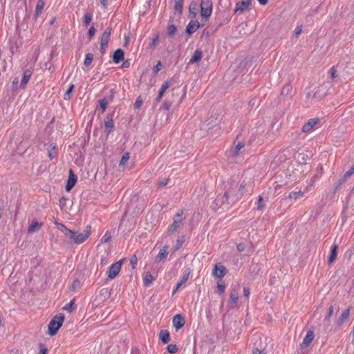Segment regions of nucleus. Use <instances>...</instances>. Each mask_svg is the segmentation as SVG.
I'll return each instance as SVG.
<instances>
[{"instance_id":"f257e3e1","label":"nucleus","mask_w":354,"mask_h":354,"mask_svg":"<svg viewBox=\"0 0 354 354\" xmlns=\"http://www.w3.org/2000/svg\"><path fill=\"white\" fill-rule=\"evenodd\" d=\"M246 183H239L234 179H230L224 183V195L218 196L215 200L216 206L221 207L225 203H235L240 200L245 192Z\"/></svg>"},{"instance_id":"f03ea898","label":"nucleus","mask_w":354,"mask_h":354,"mask_svg":"<svg viewBox=\"0 0 354 354\" xmlns=\"http://www.w3.org/2000/svg\"><path fill=\"white\" fill-rule=\"evenodd\" d=\"M91 234V227L87 226L82 232H78L73 230L66 231V236L68 237L73 243L81 244L84 243Z\"/></svg>"},{"instance_id":"7ed1b4c3","label":"nucleus","mask_w":354,"mask_h":354,"mask_svg":"<svg viewBox=\"0 0 354 354\" xmlns=\"http://www.w3.org/2000/svg\"><path fill=\"white\" fill-rule=\"evenodd\" d=\"M64 320V315H57L53 318L48 324V334L50 336H53L57 333L59 328L62 326Z\"/></svg>"},{"instance_id":"20e7f679","label":"nucleus","mask_w":354,"mask_h":354,"mask_svg":"<svg viewBox=\"0 0 354 354\" xmlns=\"http://www.w3.org/2000/svg\"><path fill=\"white\" fill-rule=\"evenodd\" d=\"M212 12V0H201V15L204 18L211 16Z\"/></svg>"},{"instance_id":"39448f33","label":"nucleus","mask_w":354,"mask_h":354,"mask_svg":"<svg viewBox=\"0 0 354 354\" xmlns=\"http://www.w3.org/2000/svg\"><path fill=\"white\" fill-rule=\"evenodd\" d=\"M123 261V259H121L110 266L108 271L109 279H113L119 274Z\"/></svg>"},{"instance_id":"423d86ee","label":"nucleus","mask_w":354,"mask_h":354,"mask_svg":"<svg viewBox=\"0 0 354 354\" xmlns=\"http://www.w3.org/2000/svg\"><path fill=\"white\" fill-rule=\"evenodd\" d=\"M111 30H112L111 28H107L101 36V39H100V50H101V52L105 51V50L108 46L109 41L110 39V35L111 34Z\"/></svg>"},{"instance_id":"0eeeda50","label":"nucleus","mask_w":354,"mask_h":354,"mask_svg":"<svg viewBox=\"0 0 354 354\" xmlns=\"http://www.w3.org/2000/svg\"><path fill=\"white\" fill-rule=\"evenodd\" d=\"M183 214V211L180 210L174 217V221L172 224L169 227L168 232L169 233H173L176 231V230L180 226L182 222V216Z\"/></svg>"},{"instance_id":"6e6552de","label":"nucleus","mask_w":354,"mask_h":354,"mask_svg":"<svg viewBox=\"0 0 354 354\" xmlns=\"http://www.w3.org/2000/svg\"><path fill=\"white\" fill-rule=\"evenodd\" d=\"M172 323L174 327L176 330H179L183 328L185 324V318L180 314L176 315L173 318Z\"/></svg>"},{"instance_id":"1a4fd4ad","label":"nucleus","mask_w":354,"mask_h":354,"mask_svg":"<svg viewBox=\"0 0 354 354\" xmlns=\"http://www.w3.org/2000/svg\"><path fill=\"white\" fill-rule=\"evenodd\" d=\"M226 274L225 268L221 264H216L213 270V274L217 278H222Z\"/></svg>"},{"instance_id":"9d476101","label":"nucleus","mask_w":354,"mask_h":354,"mask_svg":"<svg viewBox=\"0 0 354 354\" xmlns=\"http://www.w3.org/2000/svg\"><path fill=\"white\" fill-rule=\"evenodd\" d=\"M77 182V176L73 174V171L70 170V174L67 180V184L66 186V190L69 192L71 189L75 186Z\"/></svg>"},{"instance_id":"9b49d317","label":"nucleus","mask_w":354,"mask_h":354,"mask_svg":"<svg viewBox=\"0 0 354 354\" xmlns=\"http://www.w3.org/2000/svg\"><path fill=\"white\" fill-rule=\"evenodd\" d=\"M168 255V246L165 245L160 248L158 254L156 257L158 262L165 261Z\"/></svg>"},{"instance_id":"f8f14e48","label":"nucleus","mask_w":354,"mask_h":354,"mask_svg":"<svg viewBox=\"0 0 354 354\" xmlns=\"http://www.w3.org/2000/svg\"><path fill=\"white\" fill-rule=\"evenodd\" d=\"M244 143L242 142H239L235 147L231 149L228 152L229 157H236L237 156L241 150L243 148Z\"/></svg>"},{"instance_id":"ddd939ff","label":"nucleus","mask_w":354,"mask_h":354,"mask_svg":"<svg viewBox=\"0 0 354 354\" xmlns=\"http://www.w3.org/2000/svg\"><path fill=\"white\" fill-rule=\"evenodd\" d=\"M319 120L318 118L310 119L302 127V131L306 133L310 131L317 124Z\"/></svg>"},{"instance_id":"4468645a","label":"nucleus","mask_w":354,"mask_h":354,"mask_svg":"<svg viewBox=\"0 0 354 354\" xmlns=\"http://www.w3.org/2000/svg\"><path fill=\"white\" fill-rule=\"evenodd\" d=\"M200 24L197 21L192 20L186 28V32L189 35H191L196 32L200 28Z\"/></svg>"},{"instance_id":"2eb2a0df","label":"nucleus","mask_w":354,"mask_h":354,"mask_svg":"<svg viewBox=\"0 0 354 354\" xmlns=\"http://www.w3.org/2000/svg\"><path fill=\"white\" fill-rule=\"evenodd\" d=\"M198 10V3L195 1H193L190 3L189 6V12L190 17L194 19L196 17Z\"/></svg>"},{"instance_id":"dca6fc26","label":"nucleus","mask_w":354,"mask_h":354,"mask_svg":"<svg viewBox=\"0 0 354 354\" xmlns=\"http://www.w3.org/2000/svg\"><path fill=\"white\" fill-rule=\"evenodd\" d=\"M250 3L251 0H241L240 2L236 3L235 11H244L248 8Z\"/></svg>"},{"instance_id":"f3484780","label":"nucleus","mask_w":354,"mask_h":354,"mask_svg":"<svg viewBox=\"0 0 354 354\" xmlns=\"http://www.w3.org/2000/svg\"><path fill=\"white\" fill-rule=\"evenodd\" d=\"M337 245L333 244L331 247L330 254L328 259V263L329 264L333 263L337 259Z\"/></svg>"},{"instance_id":"a211bd4d","label":"nucleus","mask_w":354,"mask_h":354,"mask_svg":"<svg viewBox=\"0 0 354 354\" xmlns=\"http://www.w3.org/2000/svg\"><path fill=\"white\" fill-rule=\"evenodd\" d=\"M124 58V51L122 49H118L115 51L113 56V61L118 64L123 61Z\"/></svg>"},{"instance_id":"6ab92c4d","label":"nucleus","mask_w":354,"mask_h":354,"mask_svg":"<svg viewBox=\"0 0 354 354\" xmlns=\"http://www.w3.org/2000/svg\"><path fill=\"white\" fill-rule=\"evenodd\" d=\"M314 337H315V335H314L313 331L309 330L307 333L306 337H304V339L302 342L301 346L308 347L310 345V344L312 342V341L313 340Z\"/></svg>"},{"instance_id":"aec40b11","label":"nucleus","mask_w":354,"mask_h":354,"mask_svg":"<svg viewBox=\"0 0 354 354\" xmlns=\"http://www.w3.org/2000/svg\"><path fill=\"white\" fill-rule=\"evenodd\" d=\"M41 225L42 223H39L36 219H33L28 229V233H34L39 231Z\"/></svg>"},{"instance_id":"412c9836","label":"nucleus","mask_w":354,"mask_h":354,"mask_svg":"<svg viewBox=\"0 0 354 354\" xmlns=\"http://www.w3.org/2000/svg\"><path fill=\"white\" fill-rule=\"evenodd\" d=\"M201 58H202V51L200 49H197L194 52L192 58L190 59L189 64H195V63L198 62V61H200L201 59Z\"/></svg>"},{"instance_id":"4be33fe9","label":"nucleus","mask_w":354,"mask_h":354,"mask_svg":"<svg viewBox=\"0 0 354 354\" xmlns=\"http://www.w3.org/2000/svg\"><path fill=\"white\" fill-rule=\"evenodd\" d=\"M350 314V309H346L341 315V316L337 319V324L338 326H341L344 324V322L348 318Z\"/></svg>"},{"instance_id":"5701e85b","label":"nucleus","mask_w":354,"mask_h":354,"mask_svg":"<svg viewBox=\"0 0 354 354\" xmlns=\"http://www.w3.org/2000/svg\"><path fill=\"white\" fill-rule=\"evenodd\" d=\"M169 82H164L162 86H161V88L159 91V93H158V97H156V101L158 102H160V100H162V97L165 93V92L166 91V90L169 88Z\"/></svg>"},{"instance_id":"b1692460","label":"nucleus","mask_w":354,"mask_h":354,"mask_svg":"<svg viewBox=\"0 0 354 354\" xmlns=\"http://www.w3.org/2000/svg\"><path fill=\"white\" fill-rule=\"evenodd\" d=\"M31 75H32V72L30 70H26L24 72V76L21 81V86L22 88H24L26 86V85L28 82Z\"/></svg>"},{"instance_id":"393cba45","label":"nucleus","mask_w":354,"mask_h":354,"mask_svg":"<svg viewBox=\"0 0 354 354\" xmlns=\"http://www.w3.org/2000/svg\"><path fill=\"white\" fill-rule=\"evenodd\" d=\"M191 273H192V270L189 268H187L184 271L183 275L180 277V279L179 281L180 284L183 285L188 280Z\"/></svg>"},{"instance_id":"a878e982","label":"nucleus","mask_w":354,"mask_h":354,"mask_svg":"<svg viewBox=\"0 0 354 354\" xmlns=\"http://www.w3.org/2000/svg\"><path fill=\"white\" fill-rule=\"evenodd\" d=\"M160 339L164 344H167L170 340V335L167 330H162L159 334Z\"/></svg>"},{"instance_id":"bb28decb","label":"nucleus","mask_w":354,"mask_h":354,"mask_svg":"<svg viewBox=\"0 0 354 354\" xmlns=\"http://www.w3.org/2000/svg\"><path fill=\"white\" fill-rule=\"evenodd\" d=\"M104 126L109 133H110L113 128V122L111 117L107 116L104 120Z\"/></svg>"},{"instance_id":"cd10ccee","label":"nucleus","mask_w":354,"mask_h":354,"mask_svg":"<svg viewBox=\"0 0 354 354\" xmlns=\"http://www.w3.org/2000/svg\"><path fill=\"white\" fill-rule=\"evenodd\" d=\"M154 280V277L150 274L149 272H147L145 274L144 279H143V283L145 286H149L150 284L153 282Z\"/></svg>"},{"instance_id":"c85d7f7f","label":"nucleus","mask_w":354,"mask_h":354,"mask_svg":"<svg viewBox=\"0 0 354 354\" xmlns=\"http://www.w3.org/2000/svg\"><path fill=\"white\" fill-rule=\"evenodd\" d=\"M76 306L75 304V299H72L69 303L64 306V309L71 313L74 310Z\"/></svg>"},{"instance_id":"c756f323","label":"nucleus","mask_w":354,"mask_h":354,"mask_svg":"<svg viewBox=\"0 0 354 354\" xmlns=\"http://www.w3.org/2000/svg\"><path fill=\"white\" fill-rule=\"evenodd\" d=\"M57 156V150L55 146H51L50 149H48V157L50 160H53Z\"/></svg>"},{"instance_id":"7c9ffc66","label":"nucleus","mask_w":354,"mask_h":354,"mask_svg":"<svg viewBox=\"0 0 354 354\" xmlns=\"http://www.w3.org/2000/svg\"><path fill=\"white\" fill-rule=\"evenodd\" d=\"M266 207V205L263 203L262 196H259L258 201L257 203V209L263 211Z\"/></svg>"},{"instance_id":"2f4dec72","label":"nucleus","mask_w":354,"mask_h":354,"mask_svg":"<svg viewBox=\"0 0 354 354\" xmlns=\"http://www.w3.org/2000/svg\"><path fill=\"white\" fill-rule=\"evenodd\" d=\"M239 299L238 291L235 289L232 290L230 293V301L233 304H236Z\"/></svg>"},{"instance_id":"473e14b6","label":"nucleus","mask_w":354,"mask_h":354,"mask_svg":"<svg viewBox=\"0 0 354 354\" xmlns=\"http://www.w3.org/2000/svg\"><path fill=\"white\" fill-rule=\"evenodd\" d=\"M183 6V0L174 1V9L176 12H181Z\"/></svg>"},{"instance_id":"72a5a7b5","label":"nucleus","mask_w":354,"mask_h":354,"mask_svg":"<svg viewBox=\"0 0 354 354\" xmlns=\"http://www.w3.org/2000/svg\"><path fill=\"white\" fill-rule=\"evenodd\" d=\"M216 288H217L216 292L218 294H223L225 292L226 286L223 281H221L217 283Z\"/></svg>"},{"instance_id":"f704fd0d","label":"nucleus","mask_w":354,"mask_h":354,"mask_svg":"<svg viewBox=\"0 0 354 354\" xmlns=\"http://www.w3.org/2000/svg\"><path fill=\"white\" fill-rule=\"evenodd\" d=\"M93 60V55L91 53H88L86 55L85 59L84 62V66H88L91 64Z\"/></svg>"},{"instance_id":"c9c22d12","label":"nucleus","mask_w":354,"mask_h":354,"mask_svg":"<svg viewBox=\"0 0 354 354\" xmlns=\"http://www.w3.org/2000/svg\"><path fill=\"white\" fill-rule=\"evenodd\" d=\"M304 196V192H301V191H299V192H292L289 194V198L290 199H297L299 197H301Z\"/></svg>"},{"instance_id":"e433bc0d","label":"nucleus","mask_w":354,"mask_h":354,"mask_svg":"<svg viewBox=\"0 0 354 354\" xmlns=\"http://www.w3.org/2000/svg\"><path fill=\"white\" fill-rule=\"evenodd\" d=\"M354 174V164L352 167L344 174L343 181H346Z\"/></svg>"},{"instance_id":"4c0bfd02","label":"nucleus","mask_w":354,"mask_h":354,"mask_svg":"<svg viewBox=\"0 0 354 354\" xmlns=\"http://www.w3.org/2000/svg\"><path fill=\"white\" fill-rule=\"evenodd\" d=\"M185 241V237L183 236L181 237H180L177 241H176V245L174 246V250L175 251H177L178 250L181 246L183 245V243Z\"/></svg>"},{"instance_id":"58836bf2","label":"nucleus","mask_w":354,"mask_h":354,"mask_svg":"<svg viewBox=\"0 0 354 354\" xmlns=\"http://www.w3.org/2000/svg\"><path fill=\"white\" fill-rule=\"evenodd\" d=\"M44 7V2L43 0H39L36 6V14H39Z\"/></svg>"},{"instance_id":"ea45409f","label":"nucleus","mask_w":354,"mask_h":354,"mask_svg":"<svg viewBox=\"0 0 354 354\" xmlns=\"http://www.w3.org/2000/svg\"><path fill=\"white\" fill-rule=\"evenodd\" d=\"M333 311H334V308L333 306H330L328 310V312H327V314L324 318V322H326V323H329L330 322V319L333 313Z\"/></svg>"},{"instance_id":"a19ab883","label":"nucleus","mask_w":354,"mask_h":354,"mask_svg":"<svg viewBox=\"0 0 354 354\" xmlns=\"http://www.w3.org/2000/svg\"><path fill=\"white\" fill-rule=\"evenodd\" d=\"M176 27L175 25L174 24H171L168 27V29H167V35L169 36V37H172L175 35L176 33Z\"/></svg>"},{"instance_id":"79ce46f5","label":"nucleus","mask_w":354,"mask_h":354,"mask_svg":"<svg viewBox=\"0 0 354 354\" xmlns=\"http://www.w3.org/2000/svg\"><path fill=\"white\" fill-rule=\"evenodd\" d=\"M107 104H108V102L105 98L99 100V106H100V109H102V112L105 111V110L107 107Z\"/></svg>"},{"instance_id":"37998d69","label":"nucleus","mask_w":354,"mask_h":354,"mask_svg":"<svg viewBox=\"0 0 354 354\" xmlns=\"http://www.w3.org/2000/svg\"><path fill=\"white\" fill-rule=\"evenodd\" d=\"M111 239V233L109 231H106L104 236L101 239V243H107Z\"/></svg>"},{"instance_id":"c03bdc74","label":"nucleus","mask_w":354,"mask_h":354,"mask_svg":"<svg viewBox=\"0 0 354 354\" xmlns=\"http://www.w3.org/2000/svg\"><path fill=\"white\" fill-rule=\"evenodd\" d=\"M167 351L169 353H175L177 352L178 351V347L176 344H169L167 346Z\"/></svg>"},{"instance_id":"a18cd8bd","label":"nucleus","mask_w":354,"mask_h":354,"mask_svg":"<svg viewBox=\"0 0 354 354\" xmlns=\"http://www.w3.org/2000/svg\"><path fill=\"white\" fill-rule=\"evenodd\" d=\"M92 18H93V15L91 12L86 13L84 15L85 25H86V26L88 25L91 23Z\"/></svg>"},{"instance_id":"49530a36","label":"nucleus","mask_w":354,"mask_h":354,"mask_svg":"<svg viewBox=\"0 0 354 354\" xmlns=\"http://www.w3.org/2000/svg\"><path fill=\"white\" fill-rule=\"evenodd\" d=\"M129 159V153H124L120 161V165H124Z\"/></svg>"},{"instance_id":"de8ad7c7","label":"nucleus","mask_w":354,"mask_h":354,"mask_svg":"<svg viewBox=\"0 0 354 354\" xmlns=\"http://www.w3.org/2000/svg\"><path fill=\"white\" fill-rule=\"evenodd\" d=\"M74 88V85L73 84H71L68 87V88L67 89L66 93H65V97H64V99L65 100H67V99H70V94L71 93V92L73 91Z\"/></svg>"},{"instance_id":"09e8293b","label":"nucleus","mask_w":354,"mask_h":354,"mask_svg":"<svg viewBox=\"0 0 354 354\" xmlns=\"http://www.w3.org/2000/svg\"><path fill=\"white\" fill-rule=\"evenodd\" d=\"M138 263V258L136 255H133L130 259V263L133 268H136Z\"/></svg>"},{"instance_id":"8fccbe9b","label":"nucleus","mask_w":354,"mask_h":354,"mask_svg":"<svg viewBox=\"0 0 354 354\" xmlns=\"http://www.w3.org/2000/svg\"><path fill=\"white\" fill-rule=\"evenodd\" d=\"M57 228L64 232L65 235L66 236V231L67 230H70L69 229H68L64 224L62 223H57Z\"/></svg>"},{"instance_id":"3c124183","label":"nucleus","mask_w":354,"mask_h":354,"mask_svg":"<svg viewBox=\"0 0 354 354\" xmlns=\"http://www.w3.org/2000/svg\"><path fill=\"white\" fill-rule=\"evenodd\" d=\"M331 78L334 79L337 77V69L335 66H333L330 70Z\"/></svg>"},{"instance_id":"603ef678","label":"nucleus","mask_w":354,"mask_h":354,"mask_svg":"<svg viewBox=\"0 0 354 354\" xmlns=\"http://www.w3.org/2000/svg\"><path fill=\"white\" fill-rule=\"evenodd\" d=\"M95 28L94 26H91L90 27L89 30H88V35L89 37V38H92L93 37V35H95Z\"/></svg>"},{"instance_id":"864d4df0","label":"nucleus","mask_w":354,"mask_h":354,"mask_svg":"<svg viewBox=\"0 0 354 354\" xmlns=\"http://www.w3.org/2000/svg\"><path fill=\"white\" fill-rule=\"evenodd\" d=\"M301 32H302V26H298L296 27V28L294 31V33L296 37H298L301 33Z\"/></svg>"},{"instance_id":"5fc2aeb1","label":"nucleus","mask_w":354,"mask_h":354,"mask_svg":"<svg viewBox=\"0 0 354 354\" xmlns=\"http://www.w3.org/2000/svg\"><path fill=\"white\" fill-rule=\"evenodd\" d=\"M38 354H47V348L45 347L44 345H40V350Z\"/></svg>"},{"instance_id":"6e6d98bb","label":"nucleus","mask_w":354,"mask_h":354,"mask_svg":"<svg viewBox=\"0 0 354 354\" xmlns=\"http://www.w3.org/2000/svg\"><path fill=\"white\" fill-rule=\"evenodd\" d=\"M160 66H161V63H160V62H158L153 69L155 73H158V72L160 70Z\"/></svg>"},{"instance_id":"4d7b16f0","label":"nucleus","mask_w":354,"mask_h":354,"mask_svg":"<svg viewBox=\"0 0 354 354\" xmlns=\"http://www.w3.org/2000/svg\"><path fill=\"white\" fill-rule=\"evenodd\" d=\"M167 184H168V180H167V179H163L162 180H160L158 183V185L160 186V187L165 186Z\"/></svg>"},{"instance_id":"13d9d810","label":"nucleus","mask_w":354,"mask_h":354,"mask_svg":"<svg viewBox=\"0 0 354 354\" xmlns=\"http://www.w3.org/2000/svg\"><path fill=\"white\" fill-rule=\"evenodd\" d=\"M237 249L239 251L242 252L245 249V245L243 243H239L237 245Z\"/></svg>"},{"instance_id":"bf43d9fd","label":"nucleus","mask_w":354,"mask_h":354,"mask_svg":"<svg viewBox=\"0 0 354 354\" xmlns=\"http://www.w3.org/2000/svg\"><path fill=\"white\" fill-rule=\"evenodd\" d=\"M243 293H244V296L246 297H248L249 295H250V290L249 288H244L243 289Z\"/></svg>"},{"instance_id":"052dcab7","label":"nucleus","mask_w":354,"mask_h":354,"mask_svg":"<svg viewBox=\"0 0 354 354\" xmlns=\"http://www.w3.org/2000/svg\"><path fill=\"white\" fill-rule=\"evenodd\" d=\"M142 104V100H140L139 99H137L136 103H135V107L136 108H139L140 106Z\"/></svg>"},{"instance_id":"680f3d73","label":"nucleus","mask_w":354,"mask_h":354,"mask_svg":"<svg viewBox=\"0 0 354 354\" xmlns=\"http://www.w3.org/2000/svg\"><path fill=\"white\" fill-rule=\"evenodd\" d=\"M252 354H264V353L262 351H259V349L256 348L253 351Z\"/></svg>"},{"instance_id":"e2e57ef3","label":"nucleus","mask_w":354,"mask_h":354,"mask_svg":"<svg viewBox=\"0 0 354 354\" xmlns=\"http://www.w3.org/2000/svg\"><path fill=\"white\" fill-rule=\"evenodd\" d=\"M260 5L265 6L268 3V0H257Z\"/></svg>"},{"instance_id":"0e129e2a","label":"nucleus","mask_w":354,"mask_h":354,"mask_svg":"<svg viewBox=\"0 0 354 354\" xmlns=\"http://www.w3.org/2000/svg\"><path fill=\"white\" fill-rule=\"evenodd\" d=\"M182 285H183V284H180V282L178 281V282L176 283V287H175V288H174V292L177 291V290H178L181 287V286H182Z\"/></svg>"},{"instance_id":"69168bd1","label":"nucleus","mask_w":354,"mask_h":354,"mask_svg":"<svg viewBox=\"0 0 354 354\" xmlns=\"http://www.w3.org/2000/svg\"><path fill=\"white\" fill-rule=\"evenodd\" d=\"M101 4L106 8L107 6V0H100Z\"/></svg>"},{"instance_id":"338daca9","label":"nucleus","mask_w":354,"mask_h":354,"mask_svg":"<svg viewBox=\"0 0 354 354\" xmlns=\"http://www.w3.org/2000/svg\"><path fill=\"white\" fill-rule=\"evenodd\" d=\"M129 62L126 61V62H124L123 64H122V67L124 68H127V67H129Z\"/></svg>"},{"instance_id":"774afa93","label":"nucleus","mask_w":354,"mask_h":354,"mask_svg":"<svg viewBox=\"0 0 354 354\" xmlns=\"http://www.w3.org/2000/svg\"><path fill=\"white\" fill-rule=\"evenodd\" d=\"M171 106V104L169 102H166L164 104V107L165 109H169Z\"/></svg>"}]
</instances>
